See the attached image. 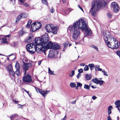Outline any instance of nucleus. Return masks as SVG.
Segmentation results:
<instances>
[{"label": "nucleus", "mask_w": 120, "mask_h": 120, "mask_svg": "<svg viewBox=\"0 0 120 120\" xmlns=\"http://www.w3.org/2000/svg\"><path fill=\"white\" fill-rule=\"evenodd\" d=\"M79 29L85 31V36L91 35V32L90 29L85 23L83 19H81L75 22L73 26H70L68 28L72 34V38L73 40H76L79 35Z\"/></svg>", "instance_id": "1"}, {"label": "nucleus", "mask_w": 120, "mask_h": 120, "mask_svg": "<svg viewBox=\"0 0 120 120\" xmlns=\"http://www.w3.org/2000/svg\"><path fill=\"white\" fill-rule=\"evenodd\" d=\"M103 35L104 40L109 47L113 49L118 48V41L113 36L110 35V33L108 31L104 32Z\"/></svg>", "instance_id": "2"}, {"label": "nucleus", "mask_w": 120, "mask_h": 120, "mask_svg": "<svg viewBox=\"0 0 120 120\" xmlns=\"http://www.w3.org/2000/svg\"><path fill=\"white\" fill-rule=\"evenodd\" d=\"M26 49L27 51L31 54L34 53L36 51L38 53H41L42 52L46 51V49L44 47L43 45L39 44H37L36 42H34V40L33 43L28 44L26 46Z\"/></svg>", "instance_id": "3"}, {"label": "nucleus", "mask_w": 120, "mask_h": 120, "mask_svg": "<svg viewBox=\"0 0 120 120\" xmlns=\"http://www.w3.org/2000/svg\"><path fill=\"white\" fill-rule=\"evenodd\" d=\"M106 2L104 1H97L92 3L91 7L90 9L91 14L92 15L95 16L96 12L101 8L105 6Z\"/></svg>", "instance_id": "4"}, {"label": "nucleus", "mask_w": 120, "mask_h": 120, "mask_svg": "<svg viewBox=\"0 0 120 120\" xmlns=\"http://www.w3.org/2000/svg\"><path fill=\"white\" fill-rule=\"evenodd\" d=\"M49 40L48 34L46 33L42 36L41 38L40 37L35 38L34 40V42H36L37 44L38 43L39 44H41L45 45V44L48 42Z\"/></svg>", "instance_id": "5"}, {"label": "nucleus", "mask_w": 120, "mask_h": 120, "mask_svg": "<svg viewBox=\"0 0 120 120\" xmlns=\"http://www.w3.org/2000/svg\"><path fill=\"white\" fill-rule=\"evenodd\" d=\"M111 7L113 9L114 12L117 13L119 12L120 9V8L118 4L116 2H113L111 4Z\"/></svg>", "instance_id": "6"}, {"label": "nucleus", "mask_w": 120, "mask_h": 120, "mask_svg": "<svg viewBox=\"0 0 120 120\" xmlns=\"http://www.w3.org/2000/svg\"><path fill=\"white\" fill-rule=\"evenodd\" d=\"M32 65L31 63H24L23 64L22 68L25 71V74H26V71L32 67Z\"/></svg>", "instance_id": "7"}, {"label": "nucleus", "mask_w": 120, "mask_h": 120, "mask_svg": "<svg viewBox=\"0 0 120 120\" xmlns=\"http://www.w3.org/2000/svg\"><path fill=\"white\" fill-rule=\"evenodd\" d=\"M54 43H53L52 41H50L46 43L45 45H43L44 47L46 48V49H45V51L48 49H53Z\"/></svg>", "instance_id": "8"}, {"label": "nucleus", "mask_w": 120, "mask_h": 120, "mask_svg": "<svg viewBox=\"0 0 120 120\" xmlns=\"http://www.w3.org/2000/svg\"><path fill=\"white\" fill-rule=\"evenodd\" d=\"M22 80L23 82H31L32 81L31 76L29 75H25L22 78Z\"/></svg>", "instance_id": "9"}, {"label": "nucleus", "mask_w": 120, "mask_h": 120, "mask_svg": "<svg viewBox=\"0 0 120 120\" xmlns=\"http://www.w3.org/2000/svg\"><path fill=\"white\" fill-rule=\"evenodd\" d=\"M33 39V35L31 34H30L29 35L26 37L25 39V41L26 42H31Z\"/></svg>", "instance_id": "10"}, {"label": "nucleus", "mask_w": 120, "mask_h": 120, "mask_svg": "<svg viewBox=\"0 0 120 120\" xmlns=\"http://www.w3.org/2000/svg\"><path fill=\"white\" fill-rule=\"evenodd\" d=\"M53 28L52 25L48 24L45 27V29L47 32L48 33L51 32Z\"/></svg>", "instance_id": "11"}, {"label": "nucleus", "mask_w": 120, "mask_h": 120, "mask_svg": "<svg viewBox=\"0 0 120 120\" xmlns=\"http://www.w3.org/2000/svg\"><path fill=\"white\" fill-rule=\"evenodd\" d=\"M58 29V27L57 26H53L51 32L53 34H57V31Z\"/></svg>", "instance_id": "12"}, {"label": "nucleus", "mask_w": 120, "mask_h": 120, "mask_svg": "<svg viewBox=\"0 0 120 120\" xmlns=\"http://www.w3.org/2000/svg\"><path fill=\"white\" fill-rule=\"evenodd\" d=\"M53 54V55H51V52H50L49 54V56L50 57H57V52L56 51L53 52V51H52V54Z\"/></svg>", "instance_id": "13"}, {"label": "nucleus", "mask_w": 120, "mask_h": 120, "mask_svg": "<svg viewBox=\"0 0 120 120\" xmlns=\"http://www.w3.org/2000/svg\"><path fill=\"white\" fill-rule=\"evenodd\" d=\"M35 24V26L36 27L37 29L38 30L40 28L41 26V25L40 23H38L37 22H35L34 23Z\"/></svg>", "instance_id": "14"}, {"label": "nucleus", "mask_w": 120, "mask_h": 120, "mask_svg": "<svg viewBox=\"0 0 120 120\" xmlns=\"http://www.w3.org/2000/svg\"><path fill=\"white\" fill-rule=\"evenodd\" d=\"M28 60L26 58H22L20 60V62L22 64H24V63H27L25 62H28Z\"/></svg>", "instance_id": "15"}, {"label": "nucleus", "mask_w": 120, "mask_h": 120, "mask_svg": "<svg viewBox=\"0 0 120 120\" xmlns=\"http://www.w3.org/2000/svg\"><path fill=\"white\" fill-rule=\"evenodd\" d=\"M39 93L44 97L45 96L46 94L47 93V91H43L40 89L39 90Z\"/></svg>", "instance_id": "16"}, {"label": "nucleus", "mask_w": 120, "mask_h": 120, "mask_svg": "<svg viewBox=\"0 0 120 120\" xmlns=\"http://www.w3.org/2000/svg\"><path fill=\"white\" fill-rule=\"evenodd\" d=\"M31 29L32 31L33 32L35 31L37 29L35 26V24H34V23L32 24L31 26Z\"/></svg>", "instance_id": "17"}, {"label": "nucleus", "mask_w": 120, "mask_h": 120, "mask_svg": "<svg viewBox=\"0 0 120 120\" xmlns=\"http://www.w3.org/2000/svg\"><path fill=\"white\" fill-rule=\"evenodd\" d=\"M60 47L59 45L58 44H55L54 43L53 49H60Z\"/></svg>", "instance_id": "18"}, {"label": "nucleus", "mask_w": 120, "mask_h": 120, "mask_svg": "<svg viewBox=\"0 0 120 120\" xmlns=\"http://www.w3.org/2000/svg\"><path fill=\"white\" fill-rule=\"evenodd\" d=\"M115 104L116 108H119L120 107V100H118L116 101Z\"/></svg>", "instance_id": "19"}, {"label": "nucleus", "mask_w": 120, "mask_h": 120, "mask_svg": "<svg viewBox=\"0 0 120 120\" xmlns=\"http://www.w3.org/2000/svg\"><path fill=\"white\" fill-rule=\"evenodd\" d=\"M94 68H95V70L96 71H97V70L99 71H102V69L100 68V66L98 65H96L94 67Z\"/></svg>", "instance_id": "20"}, {"label": "nucleus", "mask_w": 120, "mask_h": 120, "mask_svg": "<svg viewBox=\"0 0 120 120\" xmlns=\"http://www.w3.org/2000/svg\"><path fill=\"white\" fill-rule=\"evenodd\" d=\"M112 108V107L111 105H110L108 107V115H110L111 113V109Z\"/></svg>", "instance_id": "21"}, {"label": "nucleus", "mask_w": 120, "mask_h": 120, "mask_svg": "<svg viewBox=\"0 0 120 120\" xmlns=\"http://www.w3.org/2000/svg\"><path fill=\"white\" fill-rule=\"evenodd\" d=\"M21 14L23 18H26L28 16V14L26 13H22Z\"/></svg>", "instance_id": "22"}, {"label": "nucleus", "mask_w": 120, "mask_h": 120, "mask_svg": "<svg viewBox=\"0 0 120 120\" xmlns=\"http://www.w3.org/2000/svg\"><path fill=\"white\" fill-rule=\"evenodd\" d=\"M85 77L87 80H89L91 79V76L90 75L86 74V75Z\"/></svg>", "instance_id": "23"}, {"label": "nucleus", "mask_w": 120, "mask_h": 120, "mask_svg": "<svg viewBox=\"0 0 120 120\" xmlns=\"http://www.w3.org/2000/svg\"><path fill=\"white\" fill-rule=\"evenodd\" d=\"M22 15L20 14L17 17L16 19V22H18L19 20L20 19L22 18Z\"/></svg>", "instance_id": "24"}, {"label": "nucleus", "mask_w": 120, "mask_h": 120, "mask_svg": "<svg viewBox=\"0 0 120 120\" xmlns=\"http://www.w3.org/2000/svg\"><path fill=\"white\" fill-rule=\"evenodd\" d=\"M99 80L97 78H96L93 79L92 80V81L96 84H98Z\"/></svg>", "instance_id": "25"}, {"label": "nucleus", "mask_w": 120, "mask_h": 120, "mask_svg": "<svg viewBox=\"0 0 120 120\" xmlns=\"http://www.w3.org/2000/svg\"><path fill=\"white\" fill-rule=\"evenodd\" d=\"M88 66H89L90 70L91 71L93 70V68H94V65L93 64H89L88 65Z\"/></svg>", "instance_id": "26"}, {"label": "nucleus", "mask_w": 120, "mask_h": 120, "mask_svg": "<svg viewBox=\"0 0 120 120\" xmlns=\"http://www.w3.org/2000/svg\"><path fill=\"white\" fill-rule=\"evenodd\" d=\"M15 66L16 70L19 69L20 66L19 64V63L18 62H16Z\"/></svg>", "instance_id": "27"}, {"label": "nucleus", "mask_w": 120, "mask_h": 120, "mask_svg": "<svg viewBox=\"0 0 120 120\" xmlns=\"http://www.w3.org/2000/svg\"><path fill=\"white\" fill-rule=\"evenodd\" d=\"M48 73L49 74L51 75H55L54 73V71H52L50 70V68H48Z\"/></svg>", "instance_id": "28"}, {"label": "nucleus", "mask_w": 120, "mask_h": 120, "mask_svg": "<svg viewBox=\"0 0 120 120\" xmlns=\"http://www.w3.org/2000/svg\"><path fill=\"white\" fill-rule=\"evenodd\" d=\"M15 74L17 76H19L21 75V73L19 71V69L16 70L15 71Z\"/></svg>", "instance_id": "29"}, {"label": "nucleus", "mask_w": 120, "mask_h": 120, "mask_svg": "<svg viewBox=\"0 0 120 120\" xmlns=\"http://www.w3.org/2000/svg\"><path fill=\"white\" fill-rule=\"evenodd\" d=\"M69 13V12L67 10H64L62 12V14L64 15H66Z\"/></svg>", "instance_id": "30"}, {"label": "nucleus", "mask_w": 120, "mask_h": 120, "mask_svg": "<svg viewBox=\"0 0 120 120\" xmlns=\"http://www.w3.org/2000/svg\"><path fill=\"white\" fill-rule=\"evenodd\" d=\"M24 33V32L22 30H21L19 32V37L22 36Z\"/></svg>", "instance_id": "31"}, {"label": "nucleus", "mask_w": 120, "mask_h": 120, "mask_svg": "<svg viewBox=\"0 0 120 120\" xmlns=\"http://www.w3.org/2000/svg\"><path fill=\"white\" fill-rule=\"evenodd\" d=\"M75 72L74 70H73L69 73V76L70 77H72L74 75Z\"/></svg>", "instance_id": "32"}, {"label": "nucleus", "mask_w": 120, "mask_h": 120, "mask_svg": "<svg viewBox=\"0 0 120 120\" xmlns=\"http://www.w3.org/2000/svg\"><path fill=\"white\" fill-rule=\"evenodd\" d=\"M8 70L9 72L13 70L12 65L11 64L9 65L8 66Z\"/></svg>", "instance_id": "33"}, {"label": "nucleus", "mask_w": 120, "mask_h": 120, "mask_svg": "<svg viewBox=\"0 0 120 120\" xmlns=\"http://www.w3.org/2000/svg\"><path fill=\"white\" fill-rule=\"evenodd\" d=\"M10 75L13 76H15V73L13 70L9 72Z\"/></svg>", "instance_id": "34"}, {"label": "nucleus", "mask_w": 120, "mask_h": 120, "mask_svg": "<svg viewBox=\"0 0 120 120\" xmlns=\"http://www.w3.org/2000/svg\"><path fill=\"white\" fill-rule=\"evenodd\" d=\"M76 84L74 82H72L70 83V86L72 88H73L76 86Z\"/></svg>", "instance_id": "35"}, {"label": "nucleus", "mask_w": 120, "mask_h": 120, "mask_svg": "<svg viewBox=\"0 0 120 120\" xmlns=\"http://www.w3.org/2000/svg\"><path fill=\"white\" fill-rule=\"evenodd\" d=\"M90 86L88 85L85 84L84 85V88L87 90H89L90 89Z\"/></svg>", "instance_id": "36"}, {"label": "nucleus", "mask_w": 120, "mask_h": 120, "mask_svg": "<svg viewBox=\"0 0 120 120\" xmlns=\"http://www.w3.org/2000/svg\"><path fill=\"white\" fill-rule=\"evenodd\" d=\"M2 41L3 43L6 44H7L8 41H7V39L6 38H4L2 39Z\"/></svg>", "instance_id": "37"}, {"label": "nucleus", "mask_w": 120, "mask_h": 120, "mask_svg": "<svg viewBox=\"0 0 120 120\" xmlns=\"http://www.w3.org/2000/svg\"><path fill=\"white\" fill-rule=\"evenodd\" d=\"M103 83H105V82L102 80H99L98 82V84L99 83L100 85H102Z\"/></svg>", "instance_id": "38"}, {"label": "nucleus", "mask_w": 120, "mask_h": 120, "mask_svg": "<svg viewBox=\"0 0 120 120\" xmlns=\"http://www.w3.org/2000/svg\"><path fill=\"white\" fill-rule=\"evenodd\" d=\"M92 48H93L95 49L97 51H99L98 50V48L96 46H95L92 45L90 46Z\"/></svg>", "instance_id": "39"}, {"label": "nucleus", "mask_w": 120, "mask_h": 120, "mask_svg": "<svg viewBox=\"0 0 120 120\" xmlns=\"http://www.w3.org/2000/svg\"><path fill=\"white\" fill-rule=\"evenodd\" d=\"M89 68L88 66L87 65H86L84 69V71H86L88 70Z\"/></svg>", "instance_id": "40"}, {"label": "nucleus", "mask_w": 120, "mask_h": 120, "mask_svg": "<svg viewBox=\"0 0 120 120\" xmlns=\"http://www.w3.org/2000/svg\"><path fill=\"white\" fill-rule=\"evenodd\" d=\"M68 41L66 42L65 43H64V44H64V48H65L68 45Z\"/></svg>", "instance_id": "41"}, {"label": "nucleus", "mask_w": 120, "mask_h": 120, "mask_svg": "<svg viewBox=\"0 0 120 120\" xmlns=\"http://www.w3.org/2000/svg\"><path fill=\"white\" fill-rule=\"evenodd\" d=\"M42 1L44 4L46 5L48 4V2L47 0H42Z\"/></svg>", "instance_id": "42"}, {"label": "nucleus", "mask_w": 120, "mask_h": 120, "mask_svg": "<svg viewBox=\"0 0 120 120\" xmlns=\"http://www.w3.org/2000/svg\"><path fill=\"white\" fill-rule=\"evenodd\" d=\"M82 86V84L80 82H77V86L78 87H81Z\"/></svg>", "instance_id": "43"}, {"label": "nucleus", "mask_w": 120, "mask_h": 120, "mask_svg": "<svg viewBox=\"0 0 120 120\" xmlns=\"http://www.w3.org/2000/svg\"><path fill=\"white\" fill-rule=\"evenodd\" d=\"M107 15L108 18L109 19L112 16V15L109 13H107Z\"/></svg>", "instance_id": "44"}, {"label": "nucleus", "mask_w": 120, "mask_h": 120, "mask_svg": "<svg viewBox=\"0 0 120 120\" xmlns=\"http://www.w3.org/2000/svg\"><path fill=\"white\" fill-rule=\"evenodd\" d=\"M102 72L103 73L104 75L107 76H108V75L107 74V72L106 71H105V70H104L102 71Z\"/></svg>", "instance_id": "45"}, {"label": "nucleus", "mask_w": 120, "mask_h": 120, "mask_svg": "<svg viewBox=\"0 0 120 120\" xmlns=\"http://www.w3.org/2000/svg\"><path fill=\"white\" fill-rule=\"evenodd\" d=\"M116 54L120 58V51H116Z\"/></svg>", "instance_id": "46"}, {"label": "nucleus", "mask_w": 120, "mask_h": 120, "mask_svg": "<svg viewBox=\"0 0 120 120\" xmlns=\"http://www.w3.org/2000/svg\"><path fill=\"white\" fill-rule=\"evenodd\" d=\"M78 72L80 74L81 73H82L83 72V70L82 69H80L78 70Z\"/></svg>", "instance_id": "47"}, {"label": "nucleus", "mask_w": 120, "mask_h": 120, "mask_svg": "<svg viewBox=\"0 0 120 120\" xmlns=\"http://www.w3.org/2000/svg\"><path fill=\"white\" fill-rule=\"evenodd\" d=\"M24 5L25 7H29V5L27 3H25L23 4Z\"/></svg>", "instance_id": "48"}, {"label": "nucleus", "mask_w": 120, "mask_h": 120, "mask_svg": "<svg viewBox=\"0 0 120 120\" xmlns=\"http://www.w3.org/2000/svg\"><path fill=\"white\" fill-rule=\"evenodd\" d=\"M10 0L12 2L13 4H15V0Z\"/></svg>", "instance_id": "49"}, {"label": "nucleus", "mask_w": 120, "mask_h": 120, "mask_svg": "<svg viewBox=\"0 0 120 120\" xmlns=\"http://www.w3.org/2000/svg\"><path fill=\"white\" fill-rule=\"evenodd\" d=\"M92 98L94 100L97 98V97L95 96H93L92 97Z\"/></svg>", "instance_id": "50"}, {"label": "nucleus", "mask_w": 120, "mask_h": 120, "mask_svg": "<svg viewBox=\"0 0 120 120\" xmlns=\"http://www.w3.org/2000/svg\"><path fill=\"white\" fill-rule=\"evenodd\" d=\"M81 74L79 73L77 75L76 77L78 79H79V77L81 76Z\"/></svg>", "instance_id": "51"}, {"label": "nucleus", "mask_w": 120, "mask_h": 120, "mask_svg": "<svg viewBox=\"0 0 120 120\" xmlns=\"http://www.w3.org/2000/svg\"><path fill=\"white\" fill-rule=\"evenodd\" d=\"M54 11V9H53V8H51V9L50 10V11H51V12L52 13H53Z\"/></svg>", "instance_id": "52"}, {"label": "nucleus", "mask_w": 120, "mask_h": 120, "mask_svg": "<svg viewBox=\"0 0 120 120\" xmlns=\"http://www.w3.org/2000/svg\"><path fill=\"white\" fill-rule=\"evenodd\" d=\"M31 22V21L29 20L28 21L27 24H28V25H30Z\"/></svg>", "instance_id": "53"}, {"label": "nucleus", "mask_w": 120, "mask_h": 120, "mask_svg": "<svg viewBox=\"0 0 120 120\" xmlns=\"http://www.w3.org/2000/svg\"><path fill=\"white\" fill-rule=\"evenodd\" d=\"M107 120H112L110 116V115H109L107 117Z\"/></svg>", "instance_id": "54"}, {"label": "nucleus", "mask_w": 120, "mask_h": 120, "mask_svg": "<svg viewBox=\"0 0 120 120\" xmlns=\"http://www.w3.org/2000/svg\"><path fill=\"white\" fill-rule=\"evenodd\" d=\"M78 7L81 10H82V11H83V10L82 8H81L79 5H78Z\"/></svg>", "instance_id": "55"}, {"label": "nucleus", "mask_w": 120, "mask_h": 120, "mask_svg": "<svg viewBox=\"0 0 120 120\" xmlns=\"http://www.w3.org/2000/svg\"><path fill=\"white\" fill-rule=\"evenodd\" d=\"M67 118V117L65 115L64 116V117L63 118H62L60 120H66Z\"/></svg>", "instance_id": "56"}, {"label": "nucleus", "mask_w": 120, "mask_h": 120, "mask_svg": "<svg viewBox=\"0 0 120 120\" xmlns=\"http://www.w3.org/2000/svg\"><path fill=\"white\" fill-rule=\"evenodd\" d=\"M34 87H35V89L36 90V91L37 92H38V90H39L38 89V88L36 87H35L34 86Z\"/></svg>", "instance_id": "57"}, {"label": "nucleus", "mask_w": 120, "mask_h": 120, "mask_svg": "<svg viewBox=\"0 0 120 120\" xmlns=\"http://www.w3.org/2000/svg\"><path fill=\"white\" fill-rule=\"evenodd\" d=\"M85 65V64L84 63H81L80 64V66H83Z\"/></svg>", "instance_id": "58"}, {"label": "nucleus", "mask_w": 120, "mask_h": 120, "mask_svg": "<svg viewBox=\"0 0 120 120\" xmlns=\"http://www.w3.org/2000/svg\"><path fill=\"white\" fill-rule=\"evenodd\" d=\"M76 100L75 101H73L72 102H71V104H74L76 102Z\"/></svg>", "instance_id": "59"}, {"label": "nucleus", "mask_w": 120, "mask_h": 120, "mask_svg": "<svg viewBox=\"0 0 120 120\" xmlns=\"http://www.w3.org/2000/svg\"><path fill=\"white\" fill-rule=\"evenodd\" d=\"M26 0H25L24 1V0H19V1L20 3H23L24 2V1H25Z\"/></svg>", "instance_id": "60"}, {"label": "nucleus", "mask_w": 120, "mask_h": 120, "mask_svg": "<svg viewBox=\"0 0 120 120\" xmlns=\"http://www.w3.org/2000/svg\"><path fill=\"white\" fill-rule=\"evenodd\" d=\"M11 36V34H9L8 35H6V36H5V37H10Z\"/></svg>", "instance_id": "61"}, {"label": "nucleus", "mask_w": 120, "mask_h": 120, "mask_svg": "<svg viewBox=\"0 0 120 120\" xmlns=\"http://www.w3.org/2000/svg\"><path fill=\"white\" fill-rule=\"evenodd\" d=\"M30 25H28V24H27L26 26V27L28 28L30 27Z\"/></svg>", "instance_id": "62"}, {"label": "nucleus", "mask_w": 120, "mask_h": 120, "mask_svg": "<svg viewBox=\"0 0 120 120\" xmlns=\"http://www.w3.org/2000/svg\"><path fill=\"white\" fill-rule=\"evenodd\" d=\"M23 90L25 91L26 92L27 94H28L29 95V91H27L26 90H25V89H23Z\"/></svg>", "instance_id": "63"}, {"label": "nucleus", "mask_w": 120, "mask_h": 120, "mask_svg": "<svg viewBox=\"0 0 120 120\" xmlns=\"http://www.w3.org/2000/svg\"><path fill=\"white\" fill-rule=\"evenodd\" d=\"M41 61H39L38 62V64L39 65H40L41 64Z\"/></svg>", "instance_id": "64"}]
</instances>
